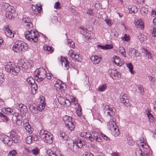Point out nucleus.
<instances>
[{"instance_id": "obj_59", "label": "nucleus", "mask_w": 156, "mask_h": 156, "mask_svg": "<svg viewBox=\"0 0 156 156\" xmlns=\"http://www.w3.org/2000/svg\"><path fill=\"white\" fill-rule=\"evenodd\" d=\"M138 90L140 93L142 94L144 93V90L142 86H140L138 87Z\"/></svg>"}, {"instance_id": "obj_1", "label": "nucleus", "mask_w": 156, "mask_h": 156, "mask_svg": "<svg viewBox=\"0 0 156 156\" xmlns=\"http://www.w3.org/2000/svg\"><path fill=\"white\" fill-rule=\"evenodd\" d=\"M5 68L7 72L15 76L17 75L20 71V68L18 66L12 64L10 62H8L5 66Z\"/></svg>"}, {"instance_id": "obj_14", "label": "nucleus", "mask_w": 156, "mask_h": 156, "mask_svg": "<svg viewBox=\"0 0 156 156\" xmlns=\"http://www.w3.org/2000/svg\"><path fill=\"white\" fill-rule=\"evenodd\" d=\"M23 21L25 23H27L26 26L28 27L29 28L33 27V24L31 22V20L30 17H23Z\"/></svg>"}, {"instance_id": "obj_37", "label": "nucleus", "mask_w": 156, "mask_h": 156, "mask_svg": "<svg viewBox=\"0 0 156 156\" xmlns=\"http://www.w3.org/2000/svg\"><path fill=\"white\" fill-rule=\"evenodd\" d=\"M26 81L30 85H31L32 84L35 83V81L34 79L32 77H29L26 80Z\"/></svg>"}, {"instance_id": "obj_6", "label": "nucleus", "mask_w": 156, "mask_h": 156, "mask_svg": "<svg viewBox=\"0 0 156 156\" xmlns=\"http://www.w3.org/2000/svg\"><path fill=\"white\" fill-rule=\"evenodd\" d=\"M104 113L105 115H109L110 119L115 114L116 110L114 108L109 107L108 105H106L104 108Z\"/></svg>"}, {"instance_id": "obj_2", "label": "nucleus", "mask_w": 156, "mask_h": 156, "mask_svg": "<svg viewBox=\"0 0 156 156\" xmlns=\"http://www.w3.org/2000/svg\"><path fill=\"white\" fill-rule=\"evenodd\" d=\"M40 138L44 141L49 144L53 142L52 136L47 131L42 129L40 133Z\"/></svg>"}, {"instance_id": "obj_31", "label": "nucleus", "mask_w": 156, "mask_h": 156, "mask_svg": "<svg viewBox=\"0 0 156 156\" xmlns=\"http://www.w3.org/2000/svg\"><path fill=\"white\" fill-rule=\"evenodd\" d=\"M117 128V126L115 127V128L111 130L113 131V133H114V135L115 136H118L119 133V129Z\"/></svg>"}, {"instance_id": "obj_48", "label": "nucleus", "mask_w": 156, "mask_h": 156, "mask_svg": "<svg viewBox=\"0 0 156 156\" xmlns=\"http://www.w3.org/2000/svg\"><path fill=\"white\" fill-rule=\"evenodd\" d=\"M47 154H48L49 156H57L53 152L50 150H48L47 151Z\"/></svg>"}, {"instance_id": "obj_53", "label": "nucleus", "mask_w": 156, "mask_h": 156, "mask_svg": "<svg viewBox=\"0 0 156 156\" xmlns=\"http://www.w3.org/2000/svg\"><path fill=\"white\" fill-rule=\"evenodd\" d=\"M146 51V55L148 59H151L152 58L151 54L150 52L147 49L145 50Z\"/></svg>"}, {"instance_id": "obj_24", "label": "nucleus", "mask_w": 156, "mask_h": 156, "mask_svg": "<svg viewBox=\"0 0 156 156\" xmlns=\"http://www.w3.org/2000/svg\"><path fill=\"white\" fill-rule=\"evenodd\" d=\"M31 67L30 63L27 61H25L22 65V67L25 69L30 68Z\"/></svg>"}, {"instance_id": "obj_23", "label": "nucleus", "mask_w": 156, "mask_h": 156, "mask_svg": "<svg viewBox=\"0 0 156 156\" xmlns=\"http://www.w3.org/2000/svg\"><path fill=\"white\" fill-rule=\"evenodd\" d=\"M112 119V121L109 122L108 126H109V128L110 129L112 130L115 128V126H116L115 122V121H116L115 119H114V118H113V119Z\"/></svg>"}, {"instance_id": "obj_49", "label": "nucleus", "mask_w": 156, "mask_h": 156, "mask_svg": "<svg viewBox=\"0 0 156 156\" xmlns=\"http://www.w3.org/2000/svg\"><path fill=\"white\" fill-rule=\"evenodd\" d=\"M12 140L15 143H18L19 142V140L17 136H12Z\"/></svg>"}, {"instance_id": "obj_18", "label": "nucleus", "mask_w": 156, "mask_h": 156, "mask_svg": "<svg viewBox=\"0 0 156 156\" xmlns=\"http://www.w3.org/2000/svg\"><path fill=\"white\" fill-rule=\"evenodd\" d=\"M75 143L77 147L80 148L82 147L83 145L86 144V142L83 140L80 139L76 141Z\"/></svg>"}, {"instance_id": "obj_60", "label": "nucleus", "mask_w": 156, "mask_h": 156, "mask_svg": "<svg viewBox=\"0 0 156 156\" xmlns=\"http://www.w3.org/2000/svg\"><path fill=\"white\" fill-rule=\"evenodd\" d=\"M32 9L34 11L33 12H34V14H37V12L38 10V9H37V8L35 6H34V5L32 6Z\"/></svg>"}, {"instance_id": "obj_4", "label": "nucleus", "mask_w": 156, "mask_h": 156, "mask_svg": "<svg viewBox=\"0 0 156 156\" xmlns=\"http://www.w3.org/2000/svg\"><path fill=\"white\" fill-rule=\"evenodd\" d=\"M35 75L36 80L38 82H40L44 80L46 76V71L45 69L43 68H41L36 70Z\"/></svg>"}, {"instance_id": "obj_50", "label": "nucleus", "mask_w": 156, "mask_h": 156, "mask_svg": "<svg viewBox=\"0 0 156 156\" xmlns=\"http://www.w3.org/2000/svg\"><path fill=\"white\" fill-rule=\"evenodd\" d=\"M112 34L115 37L118 36V34L117 33L116 30L115 29H112L111 30Z\"/></svg>"}, {"instance_id": "obj_16", "label": "nucleus", "mask_w": 156, "mask_h": 156, "mask_svg": "<svg viewBox=\"0 0 156 156\" xmlns=\"http://www.w3.org/2000/svg\"><path fill=\"white\" fill-rule=\"evenodd\" d=\"M4 30L6 31L5 34L7 36L10 38H12L14 37V33L12 32L9 28L5 27L4 28Z\"/></svg>"}, {"instance_id": "obj_51", "label": "nucleus", "mask_w": 156, "mask_h": 156, "mask_svg": "<svg viewBox=\"0 0 156 156\" xmlns=\"http://www.w3.org/2000/svg\"><path fill=\"white\" fill-rule=\"evenodd\" d=\"M71 72L73 75H76L79 73V71L74 68H73L71 69Z\"/></svg>"}, {"instance_id": "obj_42", "label": "nucleus", "mask_w": 156, "mask_h": 156, "mask_svg": "<svg viewBox=\"0 0 156 156\" xmlns=\"http://www.w3.org/2000/svg\"><path fill=\"white\" fill-rule=\"evenodd\" d=\"M59 137L62 140H66L67 138V136H66L65 133L63 132H60Z\"/></svg>"}, {"instance_id": "obj_38", "label": "nucleus", "mask_w": 156, "mask_h": 156, "mask_svg": "<svg viewBox=\"0 0 156 156\" xmlns=\"http://www.w3.org/2000/svg\"><path fill=\"white\" fill-rule=\"evenodd\" d=\"M147 36L144 34L142 35L140 33L139 35V38L140 41H143L147 39Z\"/></svg>"}, {"instance_id": "obj_56", "label": "nucleus", "mask_w": 156, "mask_h": 156, "mask_svg": "<svg viewBox=\"0 0 156 156\" xmlns=\"http://www.w3.org/2000/svg\"><path fill=\"white\" fill-rule=\"evenodd\" d=\"M26 140L27 143L28 144H30L32 141L30 136L27 137L26 138Z\"/></svg>"}, {"instance_id": "obj_57", "label": "nucleus", "mask_w": 156, "mask_h": 156, "mask_svg": "<svg viewBox=\"0 0 156 156\" xmlns=\"http://www.w3.org/2000/svg\"><path fill=\"white\" fill-rule=\"evenodd\" d=\"M22 51H23V49H24L25 50H27L28 49V46L25 43H23L22 42Z\"/></svg>"}, {"instance_id": "obj_63", "label": "nucleus", "mask_w": 156, "mask_h": 156, "mask_svg": "<svg viewBox=\"0 0 156 156\" xmlns=\"http://www.w3.org/2000/svg\"><path fill=\"white\" fill-rule=\"evenodd\" d=\"M13 7L11 5H9V6H7L6 8V11L10 12L13 9Z\"/></svg>"}, {"instance_id": "obj_13", "label": "nucleus", "mask_w": 156, "mask_h": 156, "mask_svg": "<svg viewBox=\"0 0 156 156\" xmlns=\"http://www.w3.org/2000/svg\"><path fill=\"white\" fill-rule=\"evenodd\" d=\"M90 59L94 64H98L101 60V58L99 57L96 55L92 56L90 57Z\"/></svg>"}, {"instance_id": "obj_15", "label": "nucleus", "mask_w": 156, "mask_h": 156, "mask_svg": "<svg viewBox=\"0 0 156 156\" xmlns=\"http://www.w3.org/2000/svg\"><path fill=\"white\" fill-rule=\"evenodd\" d=\"M36 105L34 103L29 104L28 106L30 111L34 114H36L37 112V109L35 107Z\"/></svg>"}, {"instance_id": "obj_21", "label": "nucleus", "mask_w": 156, "mask_h": 156, "mask_svg": "<svg viewBox=\"0 0 156 156\" xmlns=\"http://www.w3.org/2000/svg\"><path fill=\"white\" fill-rule=\"evenodd\" d=\"M18 109L20 110L21 112H23V114H24L26 113L27 108L26 106L22 104L19 105Z\"/></svg>"}, {"instance_id": "obj_43", "label": "nucleus", "mask_w": 156, "mask_h": 156, "mask_svg": "<svg viewBox=\"0 0 156 156\" xmlns=\"http://www.w3.org/2000/svg\"><path fill=\"white\" fill-rule=\"evenodd\" d=\"M16 122L17 125L19 126L22 123V116L21 117H19L16 119Z\"/></svg>"}, {"instance_id": "obj_41", "label": "nucleus", "mask_w": 156, "mask_h": 156, "mask_svg": "<svg viewBox=\"0 0 156 156\" xmlns=\"http://www.w3.org/2000/svg\"><path fill=\"white\" fill-rule=\"evenodd\" d=\"M31 152L33 154H34V155L36 156L39 153L40 151L39 149L38 148H36L32 150Z\"/></svg>"}, {"instance_id": "obj_58", "label": "nucleus", "mask_w": 156, "mask_h": 156, "mask_svg": "<svg viewBox=\"0 0 156 156\" xmlns=\"http://www.w3.org/2000/svg\"><path fill=\"white\" fill-rule=\"evenodd\" d=\"M45 106L43 104H41L38 106V108H37V110L41 111L44 109L45 108Z\"/></svg>"}, {"instance_id": "obj_33", "label": "nucleus", "mask_w": 156, "mask_h": 156, "mask_svg": "<svg viewBox=\"0 0 156 156\" xmlns=\"http://www.w3.org/2000/svg\"><path fill=\"white\" fill-rule=\"evenodd\" d=\"M44 49L46 51L51 52H53L54 49L52 47H50L48 46L44 45L43 46Z\"/></svg>"}, {"instance_id": "obj_46", "label": "nucleus", "mask_w": 156, "mask_h": 156, "mask_svg": "<svg viewBox=\"0 0 156 156\" xmlns=\"http://www.w3.org/2000/svg\"><path fill=\"white\" fill-rule=\"evenodd\" d=\"M17 154V153L15 150H13L10 151L8 154V156H15Z\"/></svg>"}, {"instance_id": "obj_44", "label": "nucleus", "mask_w": 156, "mask_h": 156, "mask_svg": "<svg viewBox=\"0 0 156 156\" xmlns=\"http://www.w3.org/2000/svg\"><path fill=\"white\" fill-rule=\"evenodd\" d=\"M92 136L94 140V139H96L99 136V134L97 132L95 131L92 132Z\"/></svg>"}, {"instance_id": "obj_45", "label": "nucleus", "mask_w": 156, "mask_h": 156, "mask_svg": "<svg viewBox=\"0 0 156 156\" xmlns=\"http://www.w3.org/2000/svg\"><path fill=\"white\" fill-rule=\"evenodd\" d=\"M58 101L60 104L64 105L65 99L62 97H60L58 99Z\"/></svg>"}, {"instance_id": "obj_10", "label": "nucleus", "mask_w": 156, "mask_h": 156, "mask_svg": "<svg viewBox=\"0 0 156 156\" xmlns=\"http://www.w3.org/2000/svg\"><path fill=\"white\" fill-rule=\"evenodd\" d=\"M112 61L118 66H121L122 64V61L120 58L116 56H114L112 59Z\"/></svg>"}, {"instance_id": "obj_36", "label": "nucleus", "mask_w": 156, "mask_h": 156, "mask_svg": "<svg viewBox=\"0 0 156 156\" xmlns=\"http://www.w3.org/2000/svg\"><path fill=\"white\" fill-rule=\"evenodd\" d=\"M126 66L128 68L129 71L131 74H133L134 72L133 71V66L131 63L126 64Z\"/></svg>"}, {"instance_id": "obj_32", "label": "nucleus", "mask_w": 156, "mask_h": 156, "mask_svg": "<svg viewBox=\"0 0 156 156\" xmlns=\"http://www.w3.org/2000/svg\"><path fill=\"white\" fill-rule=\"evenodd\" d=\"M146 115L150 122H153L154 120V118L153 115L149 112L148 111L146 113Z\"/></svg>"}, {"instance_id": "obj_47", "label": "nucleus", "mask_w": 156, "mask_h": 156, "mask_svg": "<svg viewBox=\"0 0 156 156\" xmlns=\"http://www.w3.org/2000/svg\"><path fill=\"white\" fill-rule=\"evenodd\" d=\"M141 12L143 14L144 13V15L146 14L148 12L147 9L145 7H142L140 9Z\"/></svg>"}, {"instance_id": "obj_62", "label": "nucleus", "mask_w": 156, "mask_h": 156, "mask_svg": "<svg viewBox=\"0 0 156 156\" xmlns=\"http://www.w3.org/2000/svg\"><path fill=\"white\" fill-rule=\"evenodd\" d=\"M140 145L143 148H147L149 147V146L148 145L146 144L143 142L141 143Z\"/></svg>"}, {"instance_id": "obj_12", "label": "nucleus", "mask_w": 156, "mask_h": 156, "mask_svg": "<svg viewBox=\"0 0 156 156\" xmlns=\"http://www.w3.org/2000/svg\"><path fill=\"white\" fill-rule=\"evenodd\" d=\"M81 136L85 138H88L91 142L94 141V139L92 138V135L89 133L83 132L81 134Z\"/></svg>"}, {"instance_id": "obj_28", "label": "nucleus", "mask_w": 156, "mask_h": 156, "mask_svg": "<svg viewBox=\"0 0 156 156\" xmlns=\"http://www.w3.org/2000/svg\"><path fill=\"white\" fill-rule=\"evenodd\" d=\"M80 29H81L82 30L84 31L83 33V31H81V33L83 35H84V36L85 37H86L88 39H89V33H87L86 31H85V28L84 27H81L80 28Z\"/></svg>"}, {"instance_id": "obj_9", "label": "nucleus", "mask_w": 156, "mask_h": 156, "mask_svg": "<svg viewBox=\"0 0 156 156\" xmlns=\"http://www.w3.org/2000/svg\"><path fill=\"white\" fill-rule=\"evenodd\" d=\"M110 76L113 79L115 80H119L121 77V74L117 71V69L111 70Z\"/></svg>"}, {"instance_id": "obj_25", "label": "nucleus", "mask_w": 156, "mask_h": 156, "mask_svg": "<svg viewBox=\"0 0 156 156\" xmlns=\"http://www.w3.org/2000/svg\"><path fill=\"white\" fill-rule=\"evenodd\" d=\"M98 47L100 48L103 49H110L113 48V46L108 44H106L104 46H102L99 45H98Z\"/></svg>"}, {"instance_id": "obj_54", "label": "nucleus", "mask_w": 156, "mask_h": 156, "mask_svg": "<svg viewBox=\"0 0 156 156\" xmlns=\"http://www.w3.org/2000/svg\"><path fill=\"white\" fill-rule=\"evenodd\" d=\"M5 81L4 75L2 73H0V83H2Z\"/></svg>"}, {"instance_id": "obj_20", "label": "nucleus", "mask_w": 156, "mask_h": 156, "mask_svg": "<svg viewBox=\"0 0 156 156\" xmlns=\"http://www.w3.org/2000/svg\"><path fill=\"white\" fill-rule=\"evenodd\" d=\"M129 51L131 53V54H132L133 56H135L138 57L140 56V53L137 51L133 48H130L129 49Z\"/></svg>"}, {"instance_id": "obj_55", "label": "nucleus", "mask_w": 156, "mask_h": 156, "mask_svg": "<svg viewBox=\"0 0 156 156\" xmlns=\"http://www.w3.org/2000/svg\"><path fill=\"white\" fill-rule=\"evenodd\" d=\"M122 39L125 41H128L129 40V37L126 34H125L124 37H122Z\"/></svg>"}, {"instance_id": "obj_35", "label": "nucleus", "mask_w": 156, "mask_h": 156, "mask_svg": "<svg viewBox=\"0 0 156 156\" xmlns=\"http://www.w3.org/2000/svg\"><path fill=\"white\" fill-rule=\"evenodd\" d=\"M25 129L28 132L29 134H31L32 133V130L31 129L30 126L28 124V125H24Z\"/></svg>"}, {"instance_id": "obj_5", "label": "nucleus", "mask_w": 156, "mask_h": 156, "mask_svg": "<svg viewBox=\"0 0 156 156\" xmlns=\"http://www.w3.org/2000/svg\"><path fill=\"white\" fill-rule=\"evenodd\" d=\"M63 120L68 129L71 131L74 129L75 125L71 117L66 115L63 117Z\"/></svg>"}, {"instance_id": "obj_3", "label": "nucleus", "mask_w": 156, "mask_h": 156, "mask_svg": "<svg viewBox=\"0 0 156 156\" xmlns=\"http://www.w3.org/2000/svg\"><path fill=\"white\" fill-rule=\"evenodd\" d=\"M38 33L32 30L28 31L25 33V37L26 39L28 40L34 42H37L38 41Z\"/></svg>"}, {"instance_id": "obj_19", "label": "nucleus", "mask_w": 156, "mask_h": 156, "mask_svg": "<svg viewBox=\"0 0 156 156\" xmlns=\"http://www.w3.org/2000/svg\"><path fill=\"white\" fill-rule=\"evenodd\" d=\"M2 137L3 139L2 140L5 144L9 145L11 144L10 138L9 136L6 135H3Z\"/></svg>"}, {"instance_id": "obj_7", "label": "nucleus", "mask_w": 156, "mask_h": 156, "mask_svg": "<svg viewBox=\"0 0 156 156\" xmlns=\"http://www.w3.org/2000/svg\"><path fill=\"white\" fill-rule=\"evenodd\" d=\"M22 42L20 41L15 42L12 47L13 51L16 53H20L22 51Z\"/></svg>"}, {"instance_id": "obj_52", "label": "nucleus", "mask_w": 156, "mask_h": 156, "mask_svg": "<svg viewBox=\"0 0 156 156\" xmlns=\"http://www.w3.org/2000/svg\"><path fill=\"white\" fill-rule=\"evenodd\" d=\"M54 7L55 8L57 9H60L61 8V7L60 6V2H56L54 5Z\"/></svg>"}, {"instance_id": "obj_29", "label": "nucleus", "mask_w": 156, "mask_h": 156, "mask_svg": "<svg viewBox=\"0 0 156 156\" xmlns=\"http://www.w3.org/2000/svg\"><path fill=\"white\" fill-rule=\"evenodd\" d=\"M32 90L31 92H32L33 94H35L36 93V90L37 89V85L35 83H34L33 84H31Z\"/></svg>"}, {"instance_id": "obj_22", "label": "nucleus", "mask_w": 156, "mask_h": 156, "mask_svg": "<svg viewBox=\"0 0 156 156\" xmlns=\"http://www.w3.org/2000/svg\"><path fill=\"white\" fill-rule=\"evenodd\" d=\"M14 110L9 108H2V111L4 113L7 114H13Z\"/></svg>"}, {"instance_id": "obj_11", "label": "nucleus", "mask_w": 156, "mask_h": 156, "mask_svg": "<svg viewBox=\"0 0 156 156\" xmlns=\"http://www.w3.org/2000/svg\"><path fill=\"white\" fill-rule=\"evenodd\" d=\"M135 154L136 156H149L147 153L142 152V150L139 147L136 148Z\"/></svg>"}, {"instance_id": "obj_26", "label": "nucleus", "mask_w": 156, "mask_h": 156, "mask_svg": "<svg viewBox=\"0 0 156 156\" xmlns=\"http://www.w3.org/2000/svg\"><path fill=\"white\" fill-rule=\"evenodd\" d=\"M61 64L62 66L66 67L67 69H68V67L69 66V62L65 58H64L63 60H61Z\"/></svg>"}, {"instance_id": "obj_30", "label": "nucleus", "mask_w": 156, "mask_h": 156, "mask_svg": "<svg viewBox=\"0 0 156 156\" xmlns=\"http://www.w3.org/2000/svg\"><path fill=\"white\" fill-rule=\"evenodd\" d=\"M137 8L135 6H133L129 10V12L131 14L133 13H135L137 12Z\"/></svg>"}, {"instance_id": "obj_64", "label": "nucleus", "mask_w": 156, "mask_h": 156, "mask_svg": "<svg viewBox=\"0 0 156 156\" xmlns=\"http://www.w3.org/2000/svg\"><path fill=\"white\" fill-rule=\"evenodd\" d=\"M71 102L72 103H74L75 105L76 103H77V101L76 98L74 97H72L71 99Z\"/></svg>"}, {"instance_id": "obj_17", "label": "nucleus", "mask_w": 156, "mask_h": 156, "mask_svg": "<svg viewBox=\"0 0 156 156\" xmlns=\"http://www.w3.org/2000/svg\"><path fill=\"white\" fill-rule=\"evenodd\" d=\"M69 53H70V56L71 58L76 62H78L79 61V55L76 54H73V51L72 50L69 51Z\"/></svg>"}, {"instance_id": "obj_39", "label": "nucleus", "mask_w": 156, "mask_h": 156, "mask_svg": "<svg viewBox=\"0 0 156 156\" xmlns=\"http://www.w3.org/2000/svg\"><path fill=\"white\" fill-rule=\"evenodd\" d=\"M6 17L7 18L9 19H12L14 18L13 14L12 12H8V13H6Z\"/></svg>"}, {"instance_id": "obj_8", "label": "nucleus", "mask_w": 156, "mask_h": 156, "mask_svg": "<svg viewBox=\"0 0 156 156\" xmlns=\"http://www.w3.org/2000/svg\"><path fill=\"white\" fill-rule=\"evenodd\" d=\"M120 101L124 105L126 106H129L130 105L129 98L124 93H122L120 96Z\"/></svg>"}, {"instance_id": "obj_27", "label": "nucleus", "mask_w": 156, "mask_h": 156, "mask_svg": "<svg viewBox=\"0 0 156 156\" xmlns=\"http://www.w3.org/2000/svg\"><path fill=\"white\" fill-rule=\"evenodd\" d=\"M107 88V85L105 84H103L102 85L98 87V90L99 91L103 92Z\"/></svg>"}, {"instance_id": "obj_61", "label": "nucleus", "mask_w": 156, "mask_h": 156, "mask_svg": "<svg viewBox=\"0 0 156 156\" xmlns=\"http://www.w3.org/2000/svg\"><path fill=\"white\" fill-rule=\"evenodd\" d=\"M31 139H32V141H36L38 139V137L36 135H33L31 136H30Z\"/></svg>"}, {"instance_id": "obj_40", "label": "nucleus", "mask_w": 156, "mask_h": 156, "mask_svg": "<svg viewBox=\"0 0 156 156\" xmlns=\"http://www.w3.org/2000/svg\"><path fill=\"white\" fill-rule=\"evenodd\" d=\"M139 23L138 22V24L137 23L135 24L136 25V27L139 29H141V30H143L144 29V23L143 22H141L140 24H139Z\"/></svg>"}, {"instance_id": "obj_34", "label": "nucleus", "mask_w": 156, "mask_h": 156, "mask_svg": "<svg viewBox=\"0 0 156 156\" xmlns=\"http://www.w3.org/2000/svg\"><path fill=\"white\" fill-rule=\"evenodd\" d=\"M119 51L120 53L122 55L125 57H126V52L125 49L122 47H120L119 49Z\"/></svg>"}]
</instances>
